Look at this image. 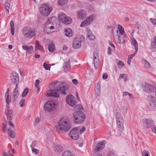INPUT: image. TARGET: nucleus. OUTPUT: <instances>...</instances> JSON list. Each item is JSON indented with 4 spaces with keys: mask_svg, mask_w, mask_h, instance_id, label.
Segmentation results:
<instances>
[{
    "mask_svg": "<svg viewBox=\"0 0 156 156\" xmlns=\"http://www.w3.org/2000/svg\"><path fill=\"white\" fill-rule=\"evenodd\" d=\"M144 127L148 129L154 125V121L150 119H145L144 122Z\"/></svg>",
    "mask_w": 156,
    "mask_h": 156,
    "instance_id": "ddd939ff",
    "label": "nucleus"
},
{
    "mask_svg": "<svg viewBox=\"0 0 156 156\" xmlns=\"http://www.w3.org/2000/svg\"><path fill=\"white\" fill-rule=\"evenodd\" d=\"M2 126H3L2 130L3 131H5L6 130V126L4 123H2Z\"/></svg>",
    "mask_w": 156,
    "mask_h": 156,
    "instance_id": "4d7b16f0",
    "label": "nucleus"
},
{
    "mask_svg": "<svg viewBox=\"0 0 156 156\" xmlns=\"http://www.w3.org/2000/svg\"><path fill=\"white\" fill-rule=\"evenodd\" d=\"M120 77H121L125 81H126L127 80L126 75L125 74H121L120 75Z\"/></svg>",
    "mask_w": 156,
    "mask_h": 156,
    "instance_id": "79ce46f5",
    "label": "nucleus"
},
{
    "mask_svg": "<svg viewBox=\"0 0 156 156\" xmlns=\"http://www.w3.org/2000/svg\"><path fill=\"white\" fill-rule=\"evenodd\" d=\"M20 105L21 107H23L25 105V100L22 99L20 102Z\"/></svg>",
    "mask_w": 156,
    "mask_h": 156,
    "instance_id": "de8ad7c7",
    "label": "nucleus"
},
{
    "mask_svg": "<svg viewBox=\"0 0 156 156\" xmlns=\"http://www.w3.org/2000/svg\"><path fill=\"white\" fill-rule=\"evenodd\" d=\"M150 21L154 24H156V20L155 19L151 18L150 19Z\"/></svg>",
    "mask_w": 156,
    "mask_h": 156,
    "instance_id": "5fc2aeb1",
    "label": "nucleus"
},
{
    "mask_svg": "<svg viewBox=\"0 0 156 156\" xmlns=\"http://www.w3.org/2000/svg\"><path fill=\"white\" fill-rule=\"evenodd\" d=\"M28 89L27 88H26L23 91V92L22 95V97H24L27 94L28 92Z\"/></svg>",
    "mask_w": 156,
    "mask_h": 156,
    "instance_id": "ea45409f",
    "label": "nucleus"
},
{
    "mask_svg": "<svg viewBox=\"0 0 156 156\" xmlns=\"http://www.w3.org/2000/svg\"><path fill=\"white\" fill-rule=\"evenodd\" d=\"M94 15H92L87 18L86 20L83 21L81 23L80 26L83 27L86 26L90 23L93 20Z\"/></svg>",
    "mask_w": 156,
    "mask_h": 156,
    "instance_id": "f8f14e48",
    "label": "nucleus"
},
{
    "mask_svg": "<svg viewBox=\"0 0 156 156\" xmlns=\"http://www.w3.org/2000/svg\"><path fill=\"white\" fill-rule=\"evenodd\" d=\"M73 46L74 48L78 49L81 47V43L78 41V39L75 38L73 41Z\"/></svg>",
    "mask_w": 156,
    "mask_h": 156,
    "instance_id": "dca6fc26",
    "label": "nucleus"
},
{
    "mask_svg": "<svg viewBox=\"0 0 156 156\" xmlns=\"http://www.w3.org/2000/svg\"><path fill=\"white\" fill-rule=\"evenodd\" d=\"M72 21V20L70 17L66 16L62 22L66 24H69L71 23Z\"/></svg>",
    "mask_w": 156,
    "mask_h": 156,
    "instance_id": "412c9836",
    "label": "nucleus"
},
{
    "mask_svg": "<svg viewBox=\"0 0 156 156\" xmlns=\"http://www.w3.org/2000/svg\"><path fill=\"white\" fill-rule=\"evenodd\" d=\"M72 81L73 83L75 84H77L78 83L77 80L76 79H74L72 80Z\"/></svg>",
    "mask_w": 156,
    "mask_h": 156,
    "instance_id": "69168bd1",
    "label": "nucleus"
},
{
    "mask_svg": "<svg viewBox=\"0 0 156 156\" xmlns=\"http://www.w3.org/2000/svg\"><path fill=\"white\" fill-rule=\"evenodd\" d=\"M86 16V12L84 10H82L79 11L77 13V16L79 19L83 20Z\"/></svg>",
    "mask_w": 156,
    "mask_h": 156,
    "instance_id": "a211bd4d",
    "label": "nucleus"
},
{
    "mask_svg": "<svg viewBox=\"0 0 156 156\" xmlns=\"http://www.w3.org/2000/svg\"><path fill=\"white\" fill-rule=\"evenodd\" d=\"M151 129L152 131L156 133V127H151Z\"/></svg>",
    "mask_w": 156,
    "mask_h": 156,
    "instance_id": "e2e57ef3",
    "label": "nucleus"
},
{
    "mask_svg": "<svg viewBox=\"0 0 156 156\" xmlns=\"http://www.w3.org/2000/svg\"><path fill=\"white\" fill-rule=\"evenodd\" d=\"M70 60L69 58H66L64 60L63 65L64 69L65 71H68L70 69Z\"/></svg>",
    "mask_w": 156,
    "mask_h": 156,
    "instance_id": "4468645a",
    "label": "nucleus"
},
{
    "mask_svg": "<svg viewBox=\"0 0 156 156\" xmlns=\"http://www.w3.org/2000/svg\"><path fill=\"white\" fill-rule=\"evenodd\" d=\"M76 39H78V41L81 43L83 42L84 40V37L83 35L77 37L75 38Z\"/></svg>",
    "mask_w": 156,
    "mask_h": 156,
    "instance_id": "a19ab883",
    "label": "nucleus"
},
{
    "mask_svg": "<svg viewBox=\"0 0 156 156\" xmlns=\"http://www.w3.org/2000/svg\"><path fill=\"white\" fill-rule=\"evenodd\" d=\"M66 100L69 105L73 106L76 104L75 98L72 95H69L66 98Z\"/></svg>",
    "mask_w": 156,
    "mask_h": 156,
    "instance_id": "9d476101",
    "label": "nucleus"
},
{
    "mask_svg": "<svg viewBox=\"0 0 156 156\" xmlns=\"http://www.w3.org/2000/svg\"><path fill=\"white\" fill-rule=\"evenodd\" d=\"M143 89L144 91L149 93H153L156 89V87L154 86L151 85L147 82H144L142 83Z\"/></svg>",
    "mask_w": 156,
    "mask_h": 156,
    "instance_id": "423d86ee",
    "label": "nucleus"
},
{
    "mask_svg": "<svg viewBox=\"0 0 156 156\" xmlns=\"http://www.w3.org/2000/svg\"><path fill=\"white\" fill-rule=\"evenodd\" d=\"M148 98L150 105L156 108V98L150 95L148 97Z\"/></svg>",
    "mask_w": 156,
    "mask_h": 156,
    "instance_id": "2eb2a0df",
    "label": "nucleus"
},
{
    "mask_svg": "<svg viewBox=\"0 0 156 156\" xmlns=\"http://www.w3.org/2000/svg\"><path fill=\"white\" fill-rule=\"evenodd\" d=\"M118 29L119 30L121 34L123 35L124 33V28L120 25H118Z\"/></svg>",
    "mask_w": 156,
    "mask_h": 156,
    "instance_id": "72a5a7b5",
    "label": "nucleus"
},
{
    "mask_svg": "<svg viewBox=\"0 0 156 156\" xmlns=\"http://www.w3.org/2000/svg\"><path fill=\"white\" fill-rule=\"evenodd\" d=\"M115 117L118 127L119 129H123L124 121L121 113L119 112H116L115 114Z\"/></svg>",
    "mask_w": 156,
    "mask_h": 156,
    "instance_id": "0eeeda50",
    "label": "nucleus"
},
{
    "mask_svg": "<svg viewBox=\"0 0 156 156\" xmlns=\"http://www.w3.org/2000/svg\"><path fill=\"white\" fill-rule=\"evenodd\" d=\"M67 2V0H58V4L62 6H63Z\"/></svg>",
    "mask_w": 156,
    "mask_h": 156,
    "instance_id": "f704fd0d",
    "label": "nucleus"
},
{
    "mask_svg": "<svg viewBox=\"0 0 156 156\" xmlns=\"http://www.w3.org/2000/svg\"><path fill=\"white\" fill-rule=\"evenodd\" d=\"M53 29L51 28H44V32L47 34H50L53 32L54 31Z\"/></svg>",
    "mask_w": 156,
    "mask_h": 156,
    "instance_id": "c85d7f7f",
    "label": "nucleus"
},
{
    "mask_svg": "<svg viewBox=\"0 0 156 156\" xmlns=\"http://www.w3.org/2000/svg\"><path fill=\"white\" fill-rule=\"evenodd\" d=\"M5 96H7L6 100V103L8 104H9L11 102V100H10L11 97H9V95Z\"/></svg>",
    "mask_w": 156,
    "mask_h": 156,
    "instance_id": "a18cd8bd",
    "label": "nucleus"
},
{
    "mask_svg": "<svg viewBox=\"0 0 156 156\" xmlns=\"http://www.w3.org/2000/svg\"><path fill=\"white\" fill-rule=\"evenodd\" d=\"M95 89V94L97 96H99L100 93V87L98 83L97 84Z\"/></svg>",
    "mask_w": 156,
    "mask_h": 156,
    "instance_id": "4be33fe9",
    "label": "nucleus"
},
{
    "mask_svg": "<svg viewBox=\"0 0 156 156\" xmlns=\"http://www.w3.org/2000/svg\"><path fill=\"white\" fill-rule=\"evenodd\" d=\"M65 34L66 36L68 37H71L72 34V30L70 28H67L65 30Z\"/></svg>",
    "mask_w": 156,
    "mask_h": 156,
    "instance_id": "5701e85b",
    "label": "nucleus"
},
{
    "mask_svg": "<svg viewBox=\"0 0 156 156\" xmlns=\"http://www.w3.org/2000/svg\"><path fill=\"white\" fill-rule=\"evenodd\" d=\"M105 147V145L103 142L98 143L95 147V150L98 151H99L103 149Z\"/></svg>",
    "mask_w": 156,
    "mask_h": 156,
    "instance_id": "aec40b11",
    "label": "nucleus"
},
{
    "mask_svg": "<svg viewBox=\"0 0 156 156\" xmlns=\"http://www.w3.org/2000/svg\"><path fill=\"white\" fill-rule=\"evenodd\" d=\"M39 50L41 51H43V47L39 44V42L37 41L35 42V49Z\"/></svg>",
    "mask_w": 156,
    "mask_h": 156,
    "instance_id": "cd10ccee",
    "label": "nucleus"
},
{
    "mask_svg": "<svg viewBox=\"0 0 156 156\" xmlns=\"http://www.w3.org/2000/svg\"><path fill=\"white\" fill-rule=\"evenodd\" d=\"M11 80L12 82L17 84L18 86L19 82V76L18 74L15 72L12 73L10 76Z\"/></svg>",
    "mask_w": 156,
    "mask_h": 156,
    "instance_id": "9b49d317",
    "label": "nucleus"
},
{
    "mask_svg": "<svg viewBox=\"0 0 156 156\" xmlns=\"http://www.w3.org/2000/svg\"><path fill=\"white\" fill-rule=\"evenodd\" d=\"M39 80H36V83H35V86L36 87H37L39 83Z\"/></svg>",
    "mask_w": 156,
    "mask_h": 156,
    "instance_id": "13d9d810",
    "label": "nucleus"
},
{
    "mask_svg": "<svg viewBox=\"0 0 156 156\" xmlns=\"http://www.w3.org/2000/svg\"><path fill=\"white\" fill-rule=\"evenodd\" d=\"M92 33L91 32V31L90 30H88L87 33V36L88 37H89L90 35L92 34Z\"/></svg>",
    "mask_w": 156,
    "mask_h": 156,
    "instance_id": "6e6d98bb",
    "label": "nucleus"
},
{
    "mask_svg": "<svg viewBox=\"0 0 156 156\" xmlns=\"http://www.w3.org/2000/svg\"><path fill=\"white\" fill-rule=\"evenodd\" d=\"M137 51H135L134 53L129 55L128 59L131 60V59L135 56V55Z\"/></svg>",
    "mask_w": 156,
    "mask_h": 156,
    "instance_id": "49530a36",
    "label": "nucleus"
},
{
    "mask_svg": "<svg viewBox=\"0 0 156 156\" xmlns=\"http://www.w3.org/2000/svg\"><path fill=\"white\" fill-rule=\"evenodd\" d=\"M122 110L124 113H126L127 111V108L126 107L124 106L122 107Z\"/></svg>",
    "mask_w": 156,
    "mask_h": 156,
    "instance_id": "864d4df0",
    "label": "nucleus"
},
{
    "mask_svg": "<svg viewBox=\"0 0 156 156\" xmlns=\"http://www.w3.org/2000/svg\"><path fill=\"white\" fill-rule=\"evenodd\" d=\"M10 26L11 28V34L12 35L14 34V24L13 21H11L10 22Z\"/></svg>",
    "mask_w": 156,
    "mask_h": 156,
    "instance_id": "c756f323",
    "label": "nucleus"
},
{
    "mask_svg": "<svg viewBox=\"0 0 156 156\" xmlns=\"http://www.w3.org/2000/svg\"><path fill=\"white\" fill-rule=\"evenodd\" d=\"M132 42L133 44L134 47V48L136 51H137L138 49V46L137 43L134 38H133L132 40Z\"/></svg>",
    "mask_w": 156,
    "mask_h": 156,
    "instance_id": "a878e982",
    "label": "nucleus"
},
{
    "mask_svg": "<svg viewBox=\"0 0 156 156\" xmlns=\"http://www.w3.org/2000/svg\"><path fill=\"white\" fill-rule=\"evenodd\" d=\"M13 113V111L11 109H7L5 111V114L7 116V118L10 121L12 119Z\"/></svg>",
    "mask_w": 156,
    "mask_h": 156,
    "instance_id": "6ab92c4d",
    "label": "nucleus"
},
{
    "mask_svg": "<svg viewBox=\"0 0 156 156\" xmlns=\"http://www.w3.org/2000/svg\"><path fill=\"white\" fill-rule=\"evenodd\" d=\"M9 125L10 126V127H11L12 128L14 127V124L10 120L9 122Z\"/></svg>",
    "mask_w": 156,
    "mask_h": 156,
    "instance_id": "bf43d9fd",
    "label": "nucleus"
},
{
    "mask_svg": "<svg viewBox=\"0 0 156 156\" xmlns=\"http://www.w3.org/2000/svg\"><path fill=\"white\" fill-rule=\"evenodd\" d=\"M23 34L26 37L31 38L35 34V29L31 28L30 27H25L22 30Z\"/></svg>",
    "mask_w": 156,
    "mask_h": 156,
    "instance_id": "39448f33",
    "label": "nucleus"
},
{
    "mask_svg": "<svg viewBox=\"0 0 156 156\" xmlns=\"http://www.w3.org/2000/svg\"><path fill=\"white\" fill-rule=\"evenodd\" d=\"M102 77L103 79H106L108 77V75L106 73H104L103 74Z\"/></svg>",
    "mask_w": 156,
    "mask_h": 156,
    "instance_id": "680f3d73",
    "label": "nucleus"
},
{
    "mask_svg": "<svg viewBox=\"0 0 156 156\" xmlns=\"http://www.w3.org/2000/svg\"><path fill=\"white\" fill-rule=\"evenodd\" d=\"M73 116L74 122L77 124L82 123L85 118V114L80 111H76L74 112L73 113Z\"/></svg>",
    "mask_w": 156,
    "mask_h": 156,
    "instance_id": "7ed1b4c3",
    "label": "nucleus"
},
{
    "mask_svg": "<svg viewBox=\"0 0 156 156\" xmlns=\"http://www.w3.org/2000/svg\"><path fill=\"white\" fill-rule=\"evenodd\" d=\"M5 9L7 10V11L9 12V9L10 4L8 1H6L5 4Z\"/></svg>",
    "mask_w": 156,
    "mask_h": 156,
    "instance_id": "58836bf2",
    "label": "nucleus"
},
{
    "mask_svg": "<svg viewBox=\"0 0 156 156\" xmlns=\"http://www.w3.org/2000/svg\"><path fill=\"white\" fill-rule=\"evenodd\" d=\"M51 88L46 92V95L48 97L53 96L55 98L59 97L58 93L56 91L60 92L62 94H66L65 91L68 89L69 85L66 82H58L55 81L50 83Z\"/></svg>",
    "mask_w": 156,
    "mask_h": 156,
    "instance_id": "f257e3e1",
    "label": "nucleus"
},
{
    "mask_svg": "<svg viewBox=\"0 0 156 156\" xmlns=\"http://www.w3.org/2000/svg\"><path fill=\"white\" fill-rule=\"evenodd\" d=\"M85 129L86 128L85 127L83 126L82 128L80 130H79V132L80 131V133L82 134L85 131Z\"/></svg>",
    "mask_w": 156,
    "mask_h": 156,
    "instance_id": "603ef678",
    "label": "nucleus"
},
{
    "mask_svg": "<svg viewBox=\"0 0 156 156\" xmlns=\"http://www.w3.org/2000/svg\"><path fill=\"white\" fill-rule=\"evenodd\" d=\"M48 49L49 51L50 52H52L54 51L55 49V44L53 43H50L48 46Z\"/></svg>",
    "mask_w": 156,
    "mask_h": 156,
    "instance_id": "393cba45",
    "label": "nucleus"
},
{
    "mask_svg": "<svg viewBox=\"0 0 156 156\" xmlns=\"http://www.w3.org/2000/svg\"><path fill=\"white\" fill-rule=\"evenodd\" d=\"M51 28V29H54V26H52V23L50 22L49 21H47L46 23V24L44 28Z\"/></svg>",
    "mask_w": 156,
    "mask_h": 156,
    "instance_id": "b1692460",
    "label": "nucleus"
},
{
    "mask_svg": "<svg viewBox=\"0 0 156 156\" xmlns=\"http://www.w3.org/2000/svg\"><path fill=\"white\" fill-rule=\"evenodd\" d=\"M43 67L46 70H50V67L48 64L46 63H44Z\"/></svg>",
    "mask_w": 156,
    "mask_h": 156,
    "instance_id": "c03bdc74",
    "label": "nucleus"
},
{
    "mask_svg": "<svg viewBox=\"0 0 156 156\" xmlns=\"http://www.w3.org/2000/svg\"><path fill=\"white\" fill-rule=\"evenodd\" d=\"M108 43L110 45V46H111L112 47H113L114 48H115V45L112 43L111 42V41H109Z\"/></svg>",
    "mask_w": 156,
    "mask_h": 156,
    "instance_id": "774afa93",
    "label": "nucleus"
},
{
    "mask_svg": "<svg viewBox=\"0 0 156 156\" xmlns=\"http://www.w3.org/2000/svg\"><path fill=\"white\" fill-rule=\"evenodd\" d=\"M18 87L17 84L16 85V87L13 91V99H14V101H15L18 98V97L19 95V93L18 90Z\"/></svg>",
    "mask_w": 156,
    "mask_h": 156,
    "instance_id": "f3484780",
    "label": "nucleus"
},
{
    "mask_svg": "<svg viewBox=\"0 0 156 156\" xmlns=\"http://www.w3.org/2000/svg\"><path fill=\"white\" fill-rule=\"evenodd\" d=\"M39 10L42 14L44 16H47L51 13L52 8L50 5L44 3L41 5Z\"/></svg>",
    "mask_w": 156,
    "mask_h": 156,
    "instance_id": "20e7f679",
    "label": "nucleus"
},
{
    "mask_svg": "<svg viewBox=\"0 0 156 156\" xmlns=\"http://www.w3.org/2000/svg\"><path fill=\"white\" fill-rule=\"evenodd\" d=\"M149 153L147 150H144L142 152V156H149Z\"/></svg>",
    "mask_w": 156,
    "mask_h": 156,
    "instance_id": "4c0bfd02",
    "label": "nucleus"
},
{
    "mask_svg": "<svg viewBox=\"0 0 156 156\" xmlns=\"http://www.w3.org/2000/svg\"><path fill=\"white\" fill-rule=\"evenodd\" d=\"M94 64H98L99 62V60L98 59H97L96 60H94Z\"/></svg>",
    "mask_w": 156,
    "mask_h": 156,
    "instance_id": "338daca9",
    "label": "nucleus"
},
{
    "mask_svg": "<svg viewBox=\"0 0 156 156\" xmlns=\"http://www.w3.org/2000/svg\"><path fill=\"white\" fill-rule=\"evenodd\" d=\"M112 50L110 47H108V54L110 55L111 54Z\"/></svg>",
    "mask_w": 156,
    "mask_h": 156,
    "instance_id": "052dcab7",
    "label": "nucleus"
},
{
    "mask_svg": "<svg viewBox=\"0 0 156 156\" xmlns=\"http://www.w3.org/2000/svg\"><path fill=\"white\" fill-rule=\"evenodd\" d=\"M57 105V103H55L53 101H48L45 103L44 107L46 111L50 112L53 110L54 107Z\"/></svg>",
    "mask_w": 156,
    "mask_h": 156,
    "instance_id": "6e6552de",
    "label": "nucleus"
},
{
    "mask_svg": "<svg viewBox=\"0 0 156 156\" xmlns=\"http://www.w3.org/2000/svg\"><path fill=\"white\" fill-rule=\"evenodd\" d=\"M55 148V150L58 152H61L63 150L62 147L60 145H56Z\"/></svg>",
    "mask_w": 156,
    "mask_h": 156,
    "instance_id": "2f4dec72",
    "label": "nucleus"
},
{
    "mask_svg": "<svg viewBox=\"0 0 156 156\" xmlns=\"http://www.w3.org/2000/svg\"><path fill=\"white\" fill-rule=\"evenodd\" d=\"M69 136L74 140H77L80 137L79 130L76 128H75L71 130L69 133Z\"/></svg>",
    "mask_w": 156,
    "mask_h": 156,
    "instance_id": "1a4fd4ad",
    "label": "nucleus"
},
{
    "mask_svg": "<svg viewBox=\"0 0 156 156\" xmlns=\"http://www.w3.org/2000/svg\"><path fill=\"white\" fill-rule=\"evenodd\" d=\"M88 37L90 39L92 40H94L95 39V36L93 34L90 35L89 37Z\"/></svg>",
    "mask_w": 156,
    "mask_h": 156,
    "instance_id": "3c124183",
    "label": "nucleus"
},
{
    "mask_svg": "<svg viewBox=\"0 0 156 156\" xmlns=\"http://www.w3.org/2000/svg\"><path fill=\"white\" fill-rule=\"evenodd\" d=\"M144 65L145 67L147 68H149L151 66L149 63L146 61L144 62Z\"/></svg>",
    "mask_w": 156,
    "mask_h": 156,
    "instance_id": "09e8293b",
    "label": "nucleus"
},
{
    "mask_svg": "<svg viewBox=\"0 0 156 156\" xmlns=\"http://www.w3.org/2000/svg\"><path fill=\"white\" fill-rule=\"evenodd\" d=\"M71 126L70 123L62 119L59 121L58 126L54 127V129L57 131H61L62 132H66L70 129Z\"/></svg>",
    "mask_w": 156,
    "mask_h": 156,
    "instance_id": "f03ea898",
    "label": "nucleus"
},
{
    "mask_svg": "<svg viewBox=\"0 0 156 156\" xmlns=\"http://www.w3.org/2000/svg\"><path fill=\"white\" fill-rule=\"evenodd\" d=\"M30 147L32 149V151L33 153H34L35 154H36L38 153V150L34 148V145H31Z\"/></svg>",
    "mask_w": 156,
    "mask_h": 156,
    "instance_id": "e433bc0d",
    "label": "nucleus"
},
{
    "mask_svg": "<svg viewBox=\"0 0 156 156\" xmlns=\"http://www.w3.org/2000/svg\"><path fill=\"white\" fill-rule=\"evenodd\" d=\"M81 109H83L82 106L81 105L78 104L74 107V109L76 111H80Z\"/></svg>",
    "mask_w": 156,
    "mask_h": 156,
    "instance_id": "473e14b6",
    "label": "nucleus"
},
{
    "mask_svg": "<svg viewBox=\"0 0 156 156\" xmlns=\"http://www.w3.org/2000/svg\"><path fill=\"white\" fill-rule=\"evenodd\" d=\"M118 65L119 67H122L124 66V64L122 61H120L118 63Z\"/></svg>",
    "mask_w": 156,
    "mask_h": 156,
    "instance_id": "8fccbe9b",
    "label": "nucleus"
},
{
    "mask_svg": "<svg viewBox=\"0 0 156 156\" xmlns=\"http://www.w3.org/2000/svg\"><path fill=\"white\" fill-rule=\"evenodd\" d=\"M33 49L34 48L32 46H28L26 51L29 53H31L32 52Z\"/></svg>",
    "mask_w": 156,
    "mask_h": 156,
    "instance_id": "37998d69",
    "label": "nucleus"
},
{
    "mask_svg": "<svg viewBox=\"0 0 156 156\" xmlns=\"http://www.w3.org/2000/svg\"><path fill=\"white\" fill-rule=\"evenodd\" d=\"M28 46L26 45H23L22 46V48L23 49L27 51V48H28Z\"/></svg>",
    "mask_w": 156,
    "mask_h": 156,
    "instance_id": "0e129e2a",
    "label": "nucleus"
},
{
    "mask_svg": "<svg viewBox=\"0 0 156 156\" xmlns=\"http://www.w3.org/2000/svg\"><path fill=\"white\" fill-rule=\"evenodd\" d=\"M8 134L9 136L12 138H15V133L14 131L10 129H8Z\"/></svg>",
    "mask_w": 156,
    "mask_h": 156,
    "instance_id": "bb28decb",
    "label": "nucleus"
},
{
    "mask_svg": "<svg viewBox=\"0 0 156 156\" xmlns=\"http://www.w3.org/2000/svg\"><path fill=\"white\" fill-rule=\"evenodd\" d=\"M66 16L65 14L63 13H61L58 16V19L62 22L63 19H64Z\"/></svg>",
    "mask_w": 156,
    "mask_h": 156,
    "instance_id": "7c9ffc66",
    "label": "nucleus"
},
{
    "mask_svg": "<svg viewBox=\"0 0 156 156\" xmlns=\"http://www.w3.org/2000/svg\"><path fill=\"white\" fill-rule=\"evenodd\" d=\"M154 41L151 42V45L152 48H156V37L154 36Z\"/></svg>",
    "mask_w": 156,
    "mask_h": 156,
    "instance_id": "c9c22d12",
    "label": "nucleus"
}]
</instances>
